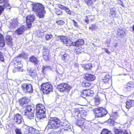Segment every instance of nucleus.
<instances>
[{
  "label": "nucleus",
  "instance_id": "nucleus-1",
  "mask_svg": "<svg viewBox=\"0 0 134 134\" xmlns=\"http://www.w3.org/2000/svg\"><path fill=\"white\" fill-rule=\"evenodd\" d=\"M72 115L76 119H78L75 122L76 125L82 129L85 128L86 123L85 119L86 116V113L81 107L76 109L72 113Z\"/></svg>",
  "mask_w": 134,
  "mask_h": 134
},
{
  "label": "nucleus",
  "instance_id": "nucleus-2",
  "mask_svg": "<svg viewBox=\"0 0 134 134\" xmlns=\"http://www.w3.org/2000/svg\"><path fill=\"white\" fill-rule=\"evenodd\" d=\"M27 55L24 52H22L15 57L12 62V65L14 68L13 72L15 73L17 72H23V65L21 63V58L25 59L27 58Z\"/></svg>",
  "mask_w": 134,
  "mask_h": 134
},
{
  "label": "nucleus",
  "instance_id": "nucleus-3",
  "mask_svg": "<svg viewBox=\"0 0 134 134\" xmlns=\"http://www.w3.org/2000/svg\"><path fill=\"white\" fill-rule=\"evenodd\" d=\"M62 122L58 117L55 116L50 117L48 119L47 126L48 128L55 130L59 128L61 125Z\"/></svg>",
  "mask_w": 134,
  "mask_h": 134
},
{
  "label": "nucleus",
  "instance_id": "nucleus-4",
  "mask_svg": "<svg viewBox=\"0 0 134 134\" xmlns=\"http://www.w3.org/2000/svg\"><path fill=\"white\" fill-rule=\"evenodd\" d=\"M93 111L96 118H101L105 116L107 114L108 111L105 108L98 107L94 108Z\"/></svg>",
  "mask_w": 134,
  "mask_h": 134
},
{
  "label": "nucleus",
  "instance_id": "nucleus-5",
  "mask_svg": "<svg viewBox=\"0 0 134 134\" xmlns=\"http://www.w3.org/2000/svg\"><path fill=\"white\" fill-rule=\"evenodd\" d=\"M41 90L44 94H49L53 91V87L49 82L42 83L41 86Z\"/></svg>",
  "mask_w": 134,
  "mask_h": 134
},
{
  "label": "nucleus",
  "instance_id": "nucleus-6",
  "mask_svg": "<svg viewBox=\"0 0 134 134\" xmlns=\"http://www.w3.org/2000/svg\"><path fill=\"white\" fill-rule=\"evenodd\" d=\"M71 86L67 83H61L57 85V89L60 92H68L70 90Z\"/></svg>",
  "mask_w": 134,
  "mask_h": 134
},
{
  "label": "nucleus",
  "instance_id": "nucleus-7",
  "mask_svg": "<svg viewBox=\"0 0 134 134\" xmlns=\"http://www.w3.org/2000/svg\"><path fill=\"white\" fill-rule=\"evenodd\" d=\"M21 88L23 91L26 93L32 92L33 89L32 85L29 83H24L21 84Z\"/></svg>",
  "mask_w": 134,
  "mask_h": 134
},
{
  "label": "nucleus",
  "instance_id": "nucleus-8",
  "mask_svg": "<svg viewBox=\"0 0 134 134\" xmlns=\"http://www.w3.org/2000/svg\"><path fill=\"white\" fill-rule=\"evenodd\" d=\"M58 37L60 38V41L67 46H70L72 43V42L69 37L60 35L58 36Z\"/></svg>",
  "mask_w": 134,
  "mask_h": 134
},
{
  "label": "nucleus",
  "instance_id": "nucleus-9",
  "mask_svg": "<svg viewBox=\"0 0 134 134\" xmlns=\"http://www.w3.org/2000/svg\"><path fill=\"white\" fill-rule=\"evenodd\" d=\"M34 128L31 127L27 126L24 131V134H34ZM16 134H22L20 129L16 128L15 130Z\"/></svg>",
  "mask_w": 134,
  "mask_h": 134
},
{
  "label": "nucleus",
  "instance_id": "nucleus-10",
  "mask_svg": "<svg viewBox=\"0 0 134 134\" xmlns=\"http://www.w3.org/2000/svg\"><path fill=\"white\" fill-rule=\"evenodd\" d=\"M35 17L34 15L30 14L26 17V22L27 27L30 28L31 26V24L34 20Z\"/></svg>",
  "mask_w": 134,
  "mask_h": 134
},
{
  "label": "nucleus",
  "instance_id": "nucleus-11",
  "mask_svg": "<svg viewBox=\"0 0 134 134\" xmlns=\"http://www.w3.org/2000/svg\"><path fill=\"white\" fill-rule=\"evenodd\" d=\"M49 51L48 47L45 46L43 49L42 56L43 59L46 60L48 61L49 59Z\"/></svg>",
  "mask_w": 134,
  "mask_h": 134
},
{
  "label": "nucleus",
  "instance_id": "nucleus-12",
  "mask_svg": "<svg viewBox=\"0 0 134 134\" xmlns=\"http://www.w3.org/2000/svg\"><path fill=\"white\" fill-rule=\"evenodd\" d=\"M111 77L109 74L106 75L102 79V82L103 84L109 86L112 83Z\"/></svg>",
  "mask_w": 134,
  "mask_h": 134
},
{
  "label": "nucleus",
  "instance_id": "nucleus-13",
  "mask_svg": "<svg viewBox=\"0 0 134 134\" xmlns=\"http://www.w3.org/2000/svg\"><path fill=\"white\" fill-rule=\"evenodd\" d=\"M32 10L35 12H37L44 8L43 5L42 4L38 3H33L32 4Z\"/></svg>",
  "mask_w": 134,
  "mask_h": 134
},
{
  "label": "nucleus",
  "instance_id": "nucleus-14",
  "mask_svg": "<svg viewBox=\"0 0 134 134\" xmlns=\"http://www.w3.org/2000/svg\"><path fill=\"white\" fill-rule=\"evenodd\" d=\"M83 77L85 79L89 82L93 81L96 79L94 75L87 73H85L83 74Z\"/></svg>",
  "mask_w": 134,
  "mask_h": 134
},
{
  "label": "nucleus",
  "instance_id": "nucleus-15",
  "mask_svg": "<svg viewBox=\"0 0 134 134\" xmlns=\"http://www.w3.org/2000/svg\"><path fill=\"white\" fill-rule=\"evenodd\" d=\"M26 30V27L25 25H21L15 30V32L18 35H20L23 34Z\"/></svg>",
  "mask_w": 134,
  "mask_h": 134
},
{
  "label": "nucleus",
  "instance_id": "nucleus-16",
  "mask_svg": "<svg viewBox=\"0 0 134 134\" xmlns=\"http://www.w3.org/2000/svg\"><path fill=\"white\" fill-rule=\"evenodd\" d=\"M13 120L14 123H16L18 124H20L22 122V117L20 114L16 113L14 116Z\"/></svg>",
  "mask_w": 134,
  "mask_h": 134
},
{
  "label": "nucleus",
  "instance_id": "nucleus-17",
  "mask_svg": "<svg viewBox=\"0 0 134 134\" xmlns=\"http://www.w3.org/2000/svg\"><path fill=\"white\" fill-rule=\"evenodd\" d=\"M18 23L17 19H13L10 22L9 27L10 29L15 28L18 26Z\"/></svg>",
  "mask_w": 134,
  "mask_h": 134
},
{
  "label": "nucleus",
  "instance_id": "nucleus-18",
  "mask_svg": "<svg viewBox=\"0 0 134 134\" xmlns=\"http://www.w3.org/2000/svg\"><path fill=\"white\" fill-rule=\"evenodd\" d=\"M13 38L9 35H7L5 36V40L6 44L8 46L12 47L13 46Z\"/></svg>",
  "mask_w": 134,
  "mask_h": 134
},
{
  "label": "nucleus",
  "instance_id": "nucleus-19",
  "mask_svg": "<svg viewBox=\"0 0 134 134\" xmlns=\"http://www.w3.org/2000/svg\"><path fill=\"white\" fill-rule=\"evenodd\" d=\"M114 131L115 134H129L126 130L114 127Z\"/></svg>",
  "mask_w": 134,
  "mask_h": 134
},
{
  "label": "nucleus",
  "instance_id": "nucleus-20",
  "mask_svg": "<svg viewBox=\"0 0 134 134\" xmlns=\"http://www.w3.org/2000/svg\"><path fill=\"white\" fill-rule=\"evenodd\" d=\"M18 101L20 105L23 107L24 104H27L29 101V100L25 97H23L20 98Z\"/></svg>",
  "mask_w": 134,
  "mask_h": 134
},
{
  "label": "nucleus",
  "instance_id": "nucleus-21",
  "mask_svg": "<svg viewBox=\"0 0 134 134\" xmlns=\"http://www.w3.org/2000/svg\"><path fill=\"white\" fill-rule=\"evenodd\" d=\"M46 110L44 106L41 103L37 104L36 106V112Z\"/></svg>",
  "mask_w": 134,
  "mask_h": 134
},
{
  "label": "nucleus",
  "instance_id": "nucleus-22",
  "mask_svg": "<svg viewBox=\"0 0 134 134\" xmlns=\"http://www.w3.org/2000/svg\"><path fill=\"white\" fill-rule=\"evenodd\" d=\"M92 84L90 82L86 80H83L81 82V85L82 87L89 88L91 86Z\"/></svg>",
  "mask_w": 134,
  "mask_h": 134
},
{
  "label": "nucleus",
  "instance_id": "nucleus-23",
  "mask_svg": "<svg viewBox=\"0 0 134 134\" xmlns=\"http://www.w3.org/2000/svg\"><path fill=\"white\" fill-rule=\"evenodd\" d=\"M29 61L36 65H38L39 62L37 58L34 55H32L29 57Z\"/></svg>",
  "mask_w": 134,
  "mask_h": 134
},
{
  "label": "nucleus",
  "instance_id": "nucleus-24",
  "mask_svg": "<svg viewBox=\"0 0 134 134\" xmlns=\"http://www.w3.org/2000/svg\"><path fill=\"white\" fill-rule=\"evenodd\" d=\"M29 75L32 78H38V74L35 69H31L29 71Z\"/></svg>",
  "mask_w": 134,
  "mask_h": 134
},
{
  "label": "nucleus",
  "instance_id": "nucleus-25",
  "mask_svg": "<svg viewBox=\"0 0 134 134\" xmlns=\"http://www.w3.org/2000/svg\"><path fill=\"white\" fill-rule=\"evenodd\" d=\"M46 110L36 112L37 118L39 119L44 118L46 116Z\"/></svg>",
  "mask_w": 134,
  "mask_h": 134
},
{
  "label": "nucleus",
  "instance_id": "nucleus-26",
  "mask_svg": "<svg viewBox=\"0 0 134 134\" xmlns=\"http://www.w3.org/2000/svg\"><path fill=\"white\" fill-rule=\"evenodd\" d=\"M134 88V83L130 81L127 83L125 87V89L126 91H130Z\"/></svg>",
  "mask_w": 134,
  "mask_h": 134
},
{
  "label": "nucleus",
  "instance_id": "nucleus-27",
  "mask_svg": "<svg viewBox=\"0 0 134 134\" xmlns=\"http://www.w3.org/2000/svg\"><path fill=\"white\" fill-rule=\"evenodd\" d=\"M85 3L89 8L91 7L92 8H94V6H93L94 3L96 0H83Z\"/></svg>",
  "mask_w": 134,
  "mask_h": 134
},
{
  "label": "nucleus",
  "instance_id": "nucleus-28",
  "mask_svg": "<svg viewBox=\"0 0 134 134\" xmlns=\"http://www.w3.org/2000/svg\"><path fill=\"white\" fill-rule=\"evenodd\" d=\"M126 107L127 109H130V108L134 106V100H128L126 102Z\"/></svg>",
  "mask_w": 134,
  "mask_h": 134
},
{
  "label": "nucleus",
  "instance_id": "nucleus-29",
  "mask_svg": "<svg viewBox=\"0 0 134 134\" xmlns=\"http://www.w3.org/2000/svg\"><path fill=\"white\" fill-rule=\"evenodd\" d=\"M34 113L31 112H24V115L26 117L30 119H32L34 117Z\"/></svg>",
  "mask_w": 134,
  "mask_h": 134
},
{
  "label": "nucleus",
  "instance_id": "nucleus-30",
  "mask_svg": "<svg viewBox=\"0 0 134 134\" xmlns=\"http://www.w3.org/2000/svg\"><path fill=\"white\" fill-rule=\"evenodd\" d=\"M38 13L37 16L39 18H41L44 17V14L46 13V12L44 10V7L42 9L39 11Z\"/></svg>",
  "mask_w": 134,
  "mask_h": 134
},
{
  "label": "nucleus",
  "instance_id": "nucleus-31",
  "mask_svg": "<svg viewBox=\"0 0 134 134\" xmlns=\"http://www.w3.org/2000/svg\"><path fill=\"white\" fill-rule=\"evenodd\" d=\"M84 43V41L82 39H79L77 40L75 43V45L77 47L82 46Z\"/></svg>",
  "mask_w": 134,
  "mask_h": 134
},
{
  "label": "nucleus",
  "instance_id": "nucleus-32",
  "mask_svg": "<svg viewBox=\"0 0 134 134\" xmlns=\"http://www.w3.org/2000/svg\"><path fill=\"white\" fill-rule=\"evenodd\" d=\"M110 12L109 14L113 17H115L116 15V12L115 9L114 8H111L110 9Z\"/></svg>",
  "mask_w": 134,
  "mask_h": 134
},
{
  "label": "nucleus",
  "instance_id": "nucleus-33",
  "mask_svg": "<svg viewBox=\"0 0 134 134\" xmlns=\"http://www.w3.org/2000/svg\"><path fill=\"white\" fill-rule=\"evenodd\" d=\"M51 66H43L42 68L41 72L42 74H45L46 72L50 69Z\"/></svg>",
  "mask_w": 134,
  "mask_h": 134
},
{
  "label": "nucleus",
  "instance_id": "nucleus-34",
  "mask_svg": "<svg viewBox=\"0 0 134 134\" xmlns=\"http://www.w3.org/2000/svg\"><path fill=\"white\" fill-rule=\"evenodd\" d=\"M88 89H85L82 90L81 92V95L82 97L85 98L88 97Z\"/></svg>",
  "mask_w": 134,
  "mask_h": 134
},
{
  "label": "nucleus",
  "instance_id": "nucleus-35",
  "mask_svg": "<svg viewBox=\"0 0 134 134\" xmlns=\"http://www.w3.org/2000/svg\"><path fill=\"white\" fill-rule=\"evenodd\" d=\"M54 12L55 14L58 16H61L63 14L62 11L58 8H55L54 9Z\"/></svg>",
  "mask_w": 134,
  "mask_h": 134
},
{
  "label": "nucleus",
  "instance_id": "nucleus-36",
  "mask_svg": "<svg viewBox=\"0 0 134 134\" xmlns=\"http://www.w3.org/2000/svg\"><path fill=\"white\" fill-rule=\"evenodd\" d=\"M61 58L64 61L66 62L69 60L70 56L68 54L65 53L62 55Z\"/></svg>",
  "mask_w": 134,
  "mask_h": 134
},
{
  "label": "nucleus",
  "instance_id": "nucleus-37",
  "mask_svg": "<svg viewBox=\"0 0 134 134\" xmlns=\"http://www.w3.org/2000/svg\"><path fill=\"white\" fill-rule=\"evenodd\" d=\"M82 67L85 70H90L92 67L91 64L90 63L83 64Z\"/></svg>",
  "mask_w": 134,
  "mask_h": 134
},
{
  "label": "nucleus",
  "instance_id": "nucleus-38",
  "mask_svg": "<svg viewBox=\"0 0 134 134\" xmlns=\"http://www.w3.org/2000/svg\"><path fill=\"white\" fill-rule=\"evenodd\" d=\"M83 49L81 47H76L75 50V52L77 54L82 53L83 52Z\"/></svg>",
  "mask_w": 134,
  "mask_h": 134
},
{
  "label": "nucleus",
  "instance_id": "nucleus-39",
  "mask_svg": "<svg viewBox=\"0 0 134 134\" xmlns=\"http://www.w3.org/2000/svg\"><path fill=\"white\" fill-rule=\"evenodd\" d=\"M100 134H111V132L108 130L104 129L102 130Z\"/></svg>",
  "mask_w": 134,
  "mask_h": 134
},
{
  "label": "nucleus",
  "instance_id": "nucleus-40",
  "mask_svg": "<svg viewBox=\"0 0 134 134\" xmlns=\"http://www.w3.org/2000/svg\"><path fill=\"white\" fill-rule=\"evenodd\" d=\"M57 24L59 26H62L65 24V21L62 20H59L56 21V22Z\"/></svg>",
  "mask_w": 134,
  "mask_h": 134
},
{
  "label": "nucleus",
  "instance_id": "nucleus-41",
  "mask_svg": "<svg viewBox=\"0 0 134 134\" xmlns=\"http://www.w3.org/2000/svg\"><path fill=\"white\" fill-rule=\"evenodd\" d=\"M8 1V0H0V3H2L5 2L4 3V7H7L9 6L10 5V4L7 2Z\"/></svg>",
  "mask_w": 134,
  "mask_h": 134
},
{
  "label": "nucleus",
  "instance_id": "nucleus-42",
  "mask_svg": "<svg viewBox=\"0 0 134 134\" xmlns=\"http://www.w3.org/2000/svg\"><path fill=\"white\" fill-rule=\"evenodd\" d=\"M88 97H93L94 96V93L93 90L88 89Z\"/></svg>",
  "mask_w": 134,
  "mask_h": 134
},
{
  "label": "nucleus",
  "instance_id": "nucleus-43",
  "mask_svg": "<svg viewBox=\"0 0 134 134\" xmlns=\"http://www.w3.org/2000/svg\"><path fill=\"white\" fill-rule=\"evenodd\" d=\"M125 32L122 30L120 29L117 32V37L121 36H123Z\"/></svg>",
  "mask_w": 134,
  "mask_h": 134
},
{
  "label": "nucleus",
  "instance_id": "nucleus-44",
  "mask_svg": "<svg viewBox=\"0 0 134 134\" xmlns=\"http://www.w3.org/2000/svg\"><path fill=\"white\" fill-rule=\"evenodd\" d=\"M53 36V35L52 34H46L45 35L46 39L47 40H49L52 38Z\"/></svg>",
  "mask_w": 134,
  "mask_h": 134
},
{
  "label": "nucleus",
  "instance_id": "nucleus-45",
  "mask_svg": "<svg viewBox=\"0 0 134 134\" xmlns=\"http://www.w3.org/2000/svg\"><path fill=\"white\" fill-rule=\"evenodd\" d=\"M32 110V107L31 105H27L25 110V111L27 112H31Z\"/></svg>",
  "mask_w": 134,
  "mask_h": 134
},
{
  "label": "nucleus",
  "instance_id": "nucleus-46",
  "mask_svg": "<svg viewBox=\"0 0 134 134\" xmlns=\"http://www.w3.org/2000/svg\"><path fill=\"white\" fill-rule=\"evenodd\" d=\"M0 61L1 62H4V59L3 54L0 51Z\"/></svg>",
  "mask_w": 134,
  "mask_h": 134
},
{
  "label": "nucleus",
  "instance_id": "nucleus-47",
  "mask_svg": "<svg viewBox=\"0 0 134 134\" xmlns=\"http://www.w3.org/2000/svg\"><path fill=\"white\" fill-rule=\"evenodd\" d=\"M95 104L96 105H99L100 103V100L99 98L97 97L95 98V100L94 101Z\"/></svg>",
  "mask_w": 134,
  "mask_h": 134
},
{
  "label": "nucleus",
  "instance_id": "nucleus-48",
  "mask_svg": "<svg viewBox=\"0 0 134 134\" xmlns=\"http://www.w3.org/2000/svg\"><path fill=\"white\" fill-rule=\"evenodd\" d=\"M91 16V15H89L88 16H85V18L83 20V21L86 23L87 24H88L89 23V20L88 17H90Z\"/></svg>",
  "mask_w": 134,
  "mask_h": 134
},
{
  "label": "nucleus",
  "instance_id": "nucleus-49",
  "mask_svg": "<svg viewBox=\"0 0 134 134\" xmlns=\"http://www.w3.org/2000/svg\"><path fill=\"white\" fill-rule=\"evenodd\" d=\"M64 10L66 12L67 14L70 15H71V11L68 8L66 7Z\"/></svg>",
  "mask_w": 134,
  "mask_h": 134
},
{
  "label": "nucleus",
  "instance_id": "nucleus-50",
  "mask_svg": "<svg viewBox=\"0 0 134 134\" xmlns=\"http://www.w3.org/2000/svg\"><path fill=\"white\" fill-rule=\"evenodd\" d=\"M96 26L95 24H91V26L89 27V29L91 31L95 30L96 28Z\"/></svg>",
  "mask_w": 134,
  "mask_h": 134
},
{
  "label": "nucleus",
  "instance_id": "nucleus-51",
  "mask_svg": "<svg viewBox=\"0 0 134 134\" xmlns=\"http://www.w3.org/2000/svg\"><path fill=\"white\" fill-rule=\"evenodd\" d=\"M57 5L58 6V7L62 10H64L65 8L66 7V6L63 5L59 3H58L57 4Z\"/></svg>",
  "mask_w": 134,
  "mask_h": 134
},
{
  "label": "nucleus",
  "instance_id": "nucleus-52",
  "mask_svg": "<svg viewBox=\"0 0 134 134\" xmlns=\"http://www.w3.org/2000/svg\"><path fill=\"white\" fill-rule=\"evenodd\" d=\"M62 126L63 127V128L62 129H63L65 130H68L70 128V126L69 125L67 124L66 125H64V123Z\"/></svg>",
  "mask_w": 134,
  "mask_h": 134
},
{
  "label": "nucleus",
  "instance_id": "nucleus-53",
  "mask_svg": "<svg viewBox=\"0 0 134 134\" xmlns=\"http://www.w3.org/2000/svg\"><path fill=\"white\" fill-rule=\"evenodd\" d=\"M5 45V43L4 40L0 41V47H3Z\"/></svg>",
  "mask_w": 134,
  "mask_h": 134
},
{
  "label": "nucleus",
  "instance_id": "nucleus-54",
  "mask_svg": "<svg viewBox=\"0 0 134 134\" xmlns=\"http://www.w3.org/2000/svg\"><path fill=\"white\" fill-rule=\"evenodd\" d=\"M72 21L73 23V24L75 27H79V25L74 20H72Z\"/></svg>",
  "mask_w": 134,
  "mask_h": 134
},
{
  "label": "nucleus",
  "instance_id": "nucleus-55",
  "mask_svg": "<svg viewBox=\"0 0 134 134\" xmlns=\"http://www.w3.org/2000/svg\"><path fill=\"white\" fill-rule=\"evenodd\" d=\"M4 8L3 6L0 5V15L1 14L2 12L4 10Z\"/></svg>",
  "mask_w": 134,
  "mask_h": 134
},
{
  "label": "nucleus",
  "instance_id": "nucleus-56",
  "mask_svg": "<svg viewBox=\"0 0 134 134\" xmlns=\"http://www.w3.org/2000/svg\"><path fill=\"white\" fill-rule=\"evenodd\" d=\"M104 49L105 51V52L106 53L108 54H109L110 53V52L109 51H108V49H107L105 48Z\"/></svg>",
  "mask_w": 134,
  "mask_h": 134
},
{
  "label": "nucleus",
  "instance_id": "nucleus-57",
  "mask_svg": "<svg viewBox=\"0 0 134 134\" xmlns=\"http://www.w3.org/2000/svg\"><path fill=\"white\" fill-rule=\"evenodd\" d=\"M2 124L0 121V128H2Z\"/></svg>",
  "mask_w": 134,
  "mask_h": 134
},
{
  "label": "nucleus",
  "instance_id": "nucleus-58",
  "mask_svg": "<svg viewBox=\"0 0 134 134\" xmlns=\"http://www.w3.org/2000/svg\"><path fill=\"white\" fill-rule=\"evenodd\" d=\"M132 31H134V24L133 25V26H132Z\"/></svg>",
  "mask_w": 134,
  "mask_h": 134
},
{
  "label": "nucleus",
  "instance_id": "nucleus-59",
  "mask_svg": "<svg viewBox=\"0 0 134 134\" xmlns=\"http://www.w3.org/2000/svg\"><path fill=\"white\" fill-rule=\"evenodd\" d=\"M91 21H93V19H91Z\"/></svg>",
  "mask_w": 134,
  "mask_h": 134
}]
</instances>
